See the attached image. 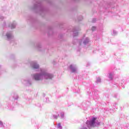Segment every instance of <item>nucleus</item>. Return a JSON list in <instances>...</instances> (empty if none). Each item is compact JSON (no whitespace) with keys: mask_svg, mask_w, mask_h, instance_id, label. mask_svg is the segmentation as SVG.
<instances>
[{"mask_svg":"<svg viewBox=\"0 0 129 129\" xmlns=\"http://www.w3.org/2000/svg\"><path fill=\"white\" fill-rule=\"evenodd\" d=\"M97 119V118H93L91 121H87L86 124H87V126L89 128H90L91 126H94V124H95V120Z\"/></svg>","mask_w":129,"mask_h":129,"instance_id":"nucleus-1","label":"nucleus"},{"mask_svg":"<svg viewBox=\"0 0 129 129\" xmlns=\"http://www.w3.org/2000/svg\"><path fill=\"white\" fill-rule=\"evenodd\" d=\"M44 75L42 74H35L34 75L33 77L35 80L38 81L39 80H43V77H44Z\"/></svg>","mask_w":129,"mask_h":129,"instance_id":"nucleus-2","label":"nucleus"},{"mask_svg":"<svg viewBox=\"0 0 129 129\" xmlns=\"http://www.w3.org/2000/svg\"><path fill=\"white\" fill-rule=\"evenodd\" d=\"M70 67L71 69H72L73 72H75L76 71V69L73 68V67L72 66V65L70 66Z\"/></svg>","mask_w":129,"mask_h":129,"instance_id":"nucleus-3","label":"nucleus"},{"mask_svg":"<svg viewBox=\"0 0 129 129\" xmlns=\"http://www.w3.org/2000/svg\"><path fill=\"white\" fill-rule=\"evenodd\" d=\"M33 68L34 69H38V68H39V65H38V64H34L33 66Z\"/></svg>","mask_w":129,"mask_h":129,"instance_id":"nucleus-4","label":"nucleus"},{"mask_svg":"<svg viewBox=\"0 0 129 129\" xmlns=\"http://www.w3.org/2000/svg\"><path fill=\"white\" fill-rule=\"evenodd\" d=\"M7 38H11V37H12V35L11 34H7Z\"/></svg>","mask_w":129,"mask_h":129,"instance_id":"nucleus-5","label":"nucleus"},{"mask_svg":"<svg viewBox=\"0 0 129 129\" xmlns=\"http://www.w3.org/2000/svg\"><path fill=\"white\" fill-rule=\"evenodd\" d=\"M57 127H58V128H60V127H61V123H58L57 124Z\"/></svg>","mask_w":129,"mask_h":129,"instance_id":"nucleus-6","label":"nucleus"},{"mask_svg":"<svg viewBox=\"0 0 129 129\" xmlns=\"http://www.w3.org/2000/svg\"><path fill=\"white\" fill-rule=\"evenodd\" d=\"M93 29H95V27H92V31H94Z\"/></svg>","mask_w":129,"mask_h":129,"instance_id":"nucleus-7","label":"nucleus"},{"mask_svg":"<svg viewBox=\"0 0 129 129\" xmlns=\"http://www.w3.org/2000/svg\"><path fill=\"white\" fill-rule=\"evenodd\" d=\"M100 81V79H97V81Z\"/></svg>","mask_w":129,"mask_h":129,"instance_id":"nucleus-8","label":"nucleus"}]
</instances>
